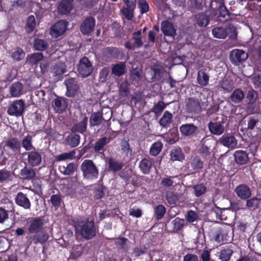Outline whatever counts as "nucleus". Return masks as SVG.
Returning a JSON list of instances; mask_svg holds the SVG:
<instances>
[{"instance_id": "14", "label": "nucleus", "mask_w": 261, "mask_h": 261, "mask_svg": "<svg viewBox=\"0 0 261 261\" xmlns=\"http://www.w3.org/2000/svg\"><path fill=\"white\" fill-rule=\"evenodd\" d=\"M234 191L237 196L241 199H247L251 195L250 188L245 184H241L238 186Z\"/></svg>"}, {"instance_id": "31", "label": "nucleus", "mask_w": 261, "mask_h": 261, "mask_svg": "<svg viewBox=\"0 0 261 261\" xmlns=\"http://www.w3.org/2000/svg\"><path fill=\"white\" fill-rule=\"evenodd\" d=\"M87 122L88 118L85 117L82 121L73 125L71 128V132L74 133L77 132L81 134L84 133L86 130Z\"/></svg>"}, {"instance_id": "36", "label": "nucleus", "mask_w": 261, "mask_h": 261, "mask_svg": "<svg viewBox=\"0 0 261 261\" xmlns=\"http://www.w3.org/2000/svg\"><path fill=\"white\" fill-rule=\"evenodd\" d=\"M170 159L173 161H182L185 159V155L180 147H175L171 151Z\"/></svg>"}, {"instance_id": "8", "label": "nucleus", "mask_w": 261, "mask_h": 261, "mask_svg": "<svg viewBox=\"0 0 261 261\" xmlns=\"http://www.w3.org/2000/svg\"><path fill=\"white\" fill-rule=\"evenodd\" d=\"M68 22L65 20H60L54 24L50 29V34L58 38L64 34L67 29Z\"/></svg>"}, {"instance_id": "24", "label": "nucleus", "mask_w": 261, "mask_h": 261, "mask_svg": "<svg viewBox=\"0 0 261 261\" xmlns=\"http://www.w3.org/2000/svg\"><path fill=\"white\" fill-rule=\"evenodd\" d=\"M66 72V67L64 63L59 62L51 69L50 73L54 77L61 76Z\"/></svg>"}, {"instance_id": "41", "label": "nucleus", "mask_w": 261, "mask_h": 261, "mask_svg": "<svg viewBox=\"0 0 261 261\" xmlns=\"http://www.w3.org/2000/svg\"><path fill=\"white\" fill-rule=\"evenodd\" d=\"M196 21L199 27H206L210 21V17L205 13H199L196 15Z\"/></svg>"}, {"instance_id": "27", "label": "nucleus", "mask_w": 261, "mask_h": 261, "mask_svg": "<svg viewBox=\"0 0 261 261\" xmlns=\"http://www.w3.org/2000/svg\"><path fill=\"white\" fill-rule=\"evenodd\" d=\"M110 139L107 137H103L99 138L95 143L93 148L95 152L101 153L104 151V147L108 144Z\"/></svg>"}, {"instance_id": "3", "label": "nucleus", "mask_w": 261, "mask_h": 261, "mask_svg": "<svg viewBox=\"0 0 261 261\" xmlns=\"http://www.w3.org/2000/svg\"><path fill=\"white\" fill-rule=\"evenodd\" d=\"M81 170L84 179L94 180L98 177V169L92 160H84L81 164Z\"/></svg>"}, {"instance_id": "17", "label": "nucleus", "mask_w": 261, "mask_h": 261, "mask_svg": "<svg viewBox=\"0 0 261 261\" xmlns=\"http://www.w3.org/2000/svg\"><path fill=\"white\" fill-rule=\"evenodd\" d=\"M5 146L14 153H19L21 149L20 141L17 138H10L5 142Z\"/></svg>"}, {"instance_id": "40", "label": "nucleus", "mask_w": 261, "mask_h": 261, "mask_svg": "<svg viewBox=\"0 0 261 261\" xmlns=\"http://www.w3.org/2000/svg\"><path fill=\"white\" fill-rule=\"evenodd\" d=\"M108 164L109 171L114 173L121 170L123 167V163L122 162L116 161L112 159L109 160Z\"/></svg>"}, {"instance_id": "30", "label": "nucleus", "mask_w": 261, "mask_h": 261, "mask_svg": "<svg viewBox=\"0 0 261 261\" xmlns=\"http://www.w3.org/2000/svg\"><path fill=\"white\" fill-rule=\"evenodd\" d=\"M219 253V258L221 261H228L230 260L233 251L231 249V246L229 247H223Z\"/></svg>"}, {"instance_id": "20", "label": "nucleus", "mask_w": 261, "mask_h": 261, "mask_svg": "<svg viewBox=\"0 0 261 261\" xmlns=\"http://www.w3.org/2000/svg\"><path fill=\"white\" fill-rule=\"evenodd\" d=\"M235 162L239 165H245L249 161L248 154L242 150H236L234 154Z\"/></svg>"}, {"instance_id": "29", "label": "nucleus", "mask_w": 261, "mask_h": 261, "mask_svg": "<svg viewBox=\"0 0 261 261\" xmlns=\"http://www.w3.org/2000/svg\"><path fill=\"white\" fill-rule=\"evenodd\" d=\"M67 106L66 98H57L54 101L53 106L57 113H62L66 109Z\"/></svg>"}, {"instance_id": "50", "label": "nucleus", "mask_w": 261, "mask_h": 261, "mask_svg": "<svg viewBox=\"0 0 261 261\" xmlns=\"http://www.w3.org/2000/svg\"><path fill=\"white\" fill-rule=\"evenodd\" d=\"M36 26V20L34 15H31L27 19L25 30L28 34L31 33Z\"/></svg>"}, {"instance_id": "60", "label": "nucleus", "mask_w": 261, "mask_h": 261, "mask_svg": "<svg viewBox=\"0 0 261 261\" xmlns=\"http://www.w3.org/2000/svg\"><path fill=\"white\" fill-rule=\"evenodd\" d=\"M222 88L227 92H230L234 88V83L231 80L225 79L221 84Z\"/></svg>"}, {"instance_id": "26", "label": "nucleus", "mask_w": 261, "mask_h": 261, "mask_svg": "<svg viewBox=\"0 0 261 261\" xmlns=\"http://www.w3.org/2000/svg\"><path fill=\"white\" fill-rule=\"evenodd\" d=\"M207 9L212 10V14L217 16L221 3H225L224 0H205Z\"/></svg>"}, {"instance_id": "9", "label": "nucleus", "mask_w": 261, "mask_h": 261, "mask_svg": "<svg viewBox=\"0 0 261 261\" xmlns=\"http://www.w3.org/2000/svg\"><path fill=\"white\" fill-rule=\"evenodd\" d=\"M248 54L242 49H234L231 51L229 58L232 64L240 65L248 58Z\"/></svg>"}, {"instance_id": "35", "label": "nucleus", "mask_w": 261, "mask_h": 261, "mask_svg": "<svg viewBox=\"0 0 261 261\" xmlns=\"http://www.w3.org/2000/svg\"><path fill=\"white\" fill-rule=\"evenodd\" d=\"M81 137L79 135L72 133L66 139L67 144L71 147L77 146L80 142Z\"/></svg>"}, {"instance_id": "53", "label": "nucleus", "mask_w": 261, "mask_h": 261, "mask_svg": "<svg viewBox=\"0 0 261 261\" xmlns=\"http://www.w3.org/2000/svg\"><path fill=\"white\" fill-rule=\"evenodd\" d=\"M260 199L256 197H253L246 201V206L253 210L256 209L259 206Z\"/></svg>"}, {"instance_id": "21", "label": "nucleus", "mask_w": 261, "mask_h": 261, "mask_svg": "<svg viewBox=\"0 0 261 261\" xmlns=\"http://www.w3.org/2000/svg\"><path fill=\"white\" fill-rule=\"evenodd\" d=\"M220 144L229 148H234L237 144V141L233 136H222L219 140Z\"/></svg>"}, {"instance_id": "63", "label": "nucleus", "mask_w": 261, "mask_h": 261, "mask_svg": "<svg viewBox=\"0 0 261 261\" xmlns=\"http://www.w3.org/2000/svg\"><path fill=\"white\" fill-rule=\"evenodd\" d=\"M109 72L110 68L108 67H105L104 68H102L99 72V80L101 82H105L107 80V76L109 75Z\"/></svg>"}, {"instance_id": "23", "label": "nucleus", "mask_w": 261, "mask_h": 261, "mask_svg": "<svg viewBox=\"0 0 261 261\" xmlns=\"http://www.w3.org/2000/svg\"><path fill=\"white\" fill-rule=\"evenodd\" d=\"M25 55L26 53L22 48L16 47L12 49L10 56L14 62H19L24 59Z\"/></svg>"}, {"instance_id": "52", "label": "nucleus", "mask_w": 261, "mask_h": 261, "mask_svg": "<svg viewBox=\"0 0 261 261\" xmlns=\"http://www.w3.org/2000/svg\"><path fill=\"white\" fill-rule=\"evenodd\" d=\"M32 137L28 135L24 137L22 140V146L27 151H30L32 149H34V147L32 144Z\"/></svg>"}, {"instance_id": "13", "label": "nucleus", "mask_w": 261, "mask_h": 261, "mask_svg": "<svg viewBox=\"0 0 261 261\" xmlns=\"http://www.w3.org/2000/svg\"><path fill=\"white\" fill-rule=\"evenodd\" d=\"M14 199L16 204L17 205L25 210H30L31 207V202L26 194H24L22 192H19L17 194Z\"/></svg>"}, {"instance_id": "25", "label": "nucleus", "mask_w": 261, "mask_h": 261, "mask_svg": "<svg viewBox=\"0 0 261 261\" xmlns=\"http://www.w3.org/2000/svg\"><path fill=\"white\" fill-rule=\"evenodd\" d=\"M140 171L144 174H149L152 167V162L147 158L143 159L139 164Z\"/></svg>"}, {"instance_id": "57", "label": "nucleus", "mask_w": 261, "mask_h": 261, "mask_svg": "<svg viewBox=\"0 0 261 261\" xmlns=\"http://www.w3.org/2000/svg\"><path fill=\"white\" fill-rule=\"evenodd\" d=\"M49 201L54 207L56 208L59 207L62 202L61 195L60 194L52 195L50 196Z\"/></svg>"}, {"instance_id": "34", "label": "nucleus", "mask_w": 261, "mask_h": 261, "mask_svg": "<svg viewBox=\"0 0 261 261\" xmlns=\"http://www.w3.org/2000/svg\"><path fill=\"white\" fill-rule=\"evenodd\" d=\"M197 83L202 87L206 86L208 84L209 75L205 70L201 69L198 71L197 77Z\"/></svg>"}, {"instance_id": "47", "label": "nucleus", "mask_w": 261, "mask_h": 261, "mask_svg": "<svg viewBox=\"0 0 261 261\" xmlns=\"http://www.w3.org/2000/svg\"><path fill=\"white\" fill-rule=\"evenodd\" d=\"M166 212V207L162 204H159L154 207V217L157 220L162 219Z\"/></svg>"}, {"instance_id": "33", "label": "nucleus", "mask_w": 261, "mask_h": 261, "mask_svg": "<svg viewBox=\"0 0 261 261\" xmlns=\"http://www.w3.org/2000/svg\"><path fill=\"white\" fill-rule=\"evenodd\" d=\"M126 72V65L124 62H120L113 65L112 73L116 76H120Z\"/></svg>"}, {"instance_id": "12", "label": "nucleus", "mask_w": 261, "mask_h": 261, "mask_svg": "<svg viewBox=\"0 0 261 261\" xmlns=\"http://www.w3.org/2000/svg\"><path fill=\"white\" fill-rule=\"evenodd\" d=\"M225 120H226V117H222V120L219 122H210L208 126L211 133L217 135H221L225 129L224 126Z\"/></svg>"}, {"instance_id": "2", "label": "nucleus", "mask_w": 261, "mask_h": 261, "mask_svg": "<svg viewBox=\"0 0 261 261\" xmlns=\"http://www.w3.org/2000/svg\"><path fill=\"white\" fill-rule=\"evenodd\" d=\"M76 230L81 238L86 240H91L96 236L97 227L94 219L91 217L78 221Z\"/></svg>"}, {"instance_id": "15", "label": "nucleus", "mask_w": 261, "mask_h": 261, "mask_svg": "<svg viewBox=\"0 0 261 261\" xmlns=\"http://www.w3.org/2000/svg\"><path fill=\"white\" fill-rule=\"evenodd\" d=\"M41 161V154L35 149L28 152V162L31 167L39 166Z\"/></svg>"}, {"instance_id": "64", "label": "nucleus", "mask_w": 261, "mask_h": 261, "mask_svg": "<svg viewBox=\"0 0 261 261\" xmlns=\"http://www.w3.org/2000/svg\"><path fill=\"white\" fill-rule=\"evenodd\" d=\"M172 116L173 115H163L159 121L160 125L164 127H166L169 125L172 121Z\"/></svg>"}, {"instance_id": "16", "label": "nucleus", "mask_w": 261, "mask_h": 261, "mask_svg": "<svg viewBox=\"0 0 261 261\" xmlns=\"http://www.w3.org/2000/svg\"><path fill=\"white\" fill-rule=\"evenodd\" d=\"M161 30L165 36H170L174 39L176 35V30L173 25L168 21H164L161 24Z\"/></svg>"}, {"instance_id": "51", "label": "nucleus", "mask_w": 261, "mask_h": 261, "mask_svg": "<svg viewBox=\"0 0 261 261\" xmlns=\"http://www.w3.org/2000/svg\"><path fill=\"white\" fill-rule=\"evenodd\" d=\"M163 144L160 141L154 142L150 148L149 152L151 155L153 156L158 155L162 150Z\"/></svg>"}, {"instance_id": "48", "label": "nucleus", "mask_w": 261, "mask_h": 261, "mask_svg": "<svg viewBox=\"0 0 261 261\" xmlns=\"http://www.w3.org/2000/svg\"><path fill=\"white\" fill-rule=\"evenodd\" d=\"M166 199L169 205H175L178 202L179 197L173 192L168 191L166 193Z\"/></svg>"}, {"instance_id": "43", "label": "nucleus", "mask_w": 261, "mask_h": 261, "mask_svg": "<svg viewBox=\"0 0 261 261\" xmlns=\"http://www.w3.org/2000/svg\"><path fill=\"white\" fill-rule=\"evenodd\" d=\"M244 97L243 91L240 88L236 89L230 96L231 100L234 103L240 102Z\"/></svg>"}, {"instance_id": "46", "label": "nucleus", "mask_w": 261, "mask_h": 261, "mask_svg": "<svg viewBox=\"0 0 261 261\" xmlns=\"http://www.w3.org/2000/svg\"><path fill=\"white\" fill-rule=\"evenodd\" d=\"M171 224L173 226V231L178 232L184 228L185 221L184 219L176 217L172 221Z\"/></svg>"}, {"instance_id": "42", "label": "nucleus", "mask_w": 261, "mask_h": 261, "mask_svg": "<svg viewBox=\"0 0 261 261\" xmlns=\"http://www.w3.org/2000/svg\"><path fill=\"white\" fill-rule=\"evenodd\" d=\"M107 194H108V189L102 185H99L94 190V197L96 199L103 198Z\"/></svg>"}, {"instance_id": "10", "label": "nucleus", "mask_w": 261, "mask_h": 261, "mask_svg": "<svg viewBox=\"0 0 261 261\" xmlns=\"http://www.w3.org/2000/svg\"><path fill=\"white\" fill-rule=\"evenodd\" d=\"M25 108V103L22 99L14 100L9 107L8 114H23Z\"/></svg>"}, {"instance_id": "18", "label": "nucleus", "mask_w": 261, "mask_h": 261, "mask_svg": "<svg viewBox=\"0 0 261 261\" xmlns=\"http://www.w3.org/2000/svg\"><path fill=\"white\" fill-rule=\"evenodd\" d=\"M19 175L23 180H31L34 179L36 174L34 170L31 167L25 166L20 170Z\"/></svg>"}, {"instance_id": "6", "label": "nucleus", "mask_w": 261, "mask_h": 261, "mask_svg": "<svg viewBox=\"0 0 261 261\" xmlns=\"http://www.w3.org/2000/svg\"><path fill=\"white\" fill-rule=\"evenodd\" d=\"M92 64L86 57H83L80 60L78 67V72L83 77L90 76L93 72Z\"/></svg>"}, {"instance_id": "55", "label": "nucleus", "mask_w": 261, "mask_h": 261, "mask_svg": "<svg viewBox=\"0 0 261 261\" xmlns=\"http://www.w3.org/2000/svg\"><path fill=\"white\" fill-rule=\"evenodd\" d=\"M207 3L205 0H193V6L195 10H202L203 8H205V10L207 9Z\"/></svg>"}, {"instance_id": "5", "label": "nucleus", "mask_w": 261, "mask_h": 261, "mask_svg": "<svg viewBox=\"0 0 261 261\" xmlns=\"http://www.w3.org/2000/svg\"><path fill=\"white\" fill-rule=\"evenodd\" d=\"M205 102L200 101L195 97H190L187 100L186 110L189 113L198 114L202 111V107Z\"/></svg>"}, {"instance_id": "1", "label": "nucleus", "mask_w": 261, "mask_h": 261, "mask_svg": "<svg viewBox=\"0 0 261 261\" xmlns=\"http://www.w3.org/2000/svg\"><path fill=\"white\" fill-rule=\"evenodd\" d=\"M28 224V230L30 233L33 234L27 238L30 244H44L47 241L49 236L44 230V222L42 217L32 218Z\"/></svg>"}, {"instance_id": "22", "label": "nucleus", "mask_w": 261, "mask_h": 261, "mask_svg": "<svg viewBox=\"0 0 261 261\" xmlns=\"http://www.w3.org/2000/svg\"><path fill=\"white\" fill-rule=\"evenodd\" d=\"M181 134L185 136H193L198 130V127L193 124H186L181 125L179 127Z\"/></svg>"}, {"instance_id": "61", "label": "nucleus", "mask_w": 261, "mask_h": 261, "mask_svg": "<svg viewBox=\"0 0 261 261\" xmlns=\"http://www.w3.org/2000/svg\"><path fill=\"white\" fill-rule=\"evenodd\" d=\"M166 106V105L163 101H159L154 105L152 112L154 113L155 114H160L164 110Z\"/></svg>"}, {"instance_id": "58", "label": "nucleus", "mask_w": 261, "mask_h": 261, "mask_svg": "<svg viewBox=\"0 0 261 261\" xmlns=\"http://www.w3.org/2000/svg\"><path fill=\"white\" fill-rule=\"evenodd\" d=\"M135 8H131L130 6L123 8L121 9L122 14L128 19L131 20L134 17V11Z\"/></svg>"}, {"instance_id": "45", "label": "nucleus", "mask_w": 261, "mask_h": 261, "mask_svg": "<svg viewBox=\"0 0 261 261\" xmlns=\"http://www.w3.org/2000/svg\"><path fill=\"white\" fill-rule=\"evenodd\" d=\"M193 194L196 197L203 195L206 192L207 187L204 184H197L193 186Z\"/></svg>"}, {"instance_id": "49", "label": "nucleus", "mask_w": 261, "mask_h": 261, "mask_svg": "<svg viewBox=\"0 0 261 261\" xmlns=\"http://www.w3.org/2000/svg\"><path fill=\"white\" fill-rule=\"evenodd\" d=\"M75 168V165L74 163L72 162L67 164L66 167L64 166H60L59 170L64 175H69L74 173Z\"/></svg>"}, {"instance_id": "38", "label": "nucleus", "mask_w": 261, "mask_h": 261, "mask_svg": "<svg viewBox=\"0 0 261 261\" xmlns=\"http://www.w3.org/2000/svg\"><path fill=\"white\" fill-rule=\"evenodd\" d=\"M217 15V18L219 20H221V18H223L224 20H226L229 18L231 13L225 7V3L220 4Z\"/></svg>"}, {"instance_id": "4", "label": "nucleus", "mask_w": 261, "mask_h": 261, "mask_svg": "<svg viewBox=\"0 0 261 261\" xmlns=\"http://www.w3.org/2000/svg\"><path fill=\"white\" fill-rule=\"evenodd\" d=\"M212 33L214 37L219 39H225L228 35L230 38L237 36L236 28L232 24L215 27L212 29Z\"/></svg>"}, {"instance_id": "62", "label": "nucleus", "mask_w": 261, "mask_h": 261, "mask_svg": "<svg viewBox=\"0 0 261 261\" xmlns=\"http://www.w3.org/2000/svg\"><path fill=\"white\" fill-rule=\"evenodd\" d=\"M138 6L140 13L142 14L146 13L149 11V7L146 0H139Z\"/></svg>"}, {"instance_id": "11", "label": "nucleus", "mask_w": 261, "mask_h": 261, "mask_svg": "<svg viewBox=\"0 0 261 261\" xmlns=\"http://www.w3.org/2000/svg\"><path fill=\"white\" fill-rule=\"evenodd\" d=\"M74 0H60L57 7L58 12L61 15H68L73 9Z\"/></svg>"}, {"instance_id": "54", "label": "nucleus", "mask_w": 261, "mask_h": 261, "mask_svg": "<svg viewBox=\"0 0 261 261\" xmlns=\"http://www.w3.org/2000/svg\"><path fill=\"white\" fill-rule=\"evenodd\" d=\"M129 84L127 82H122L119 87V96L121 97H127L129 94Z\"/></svg>"}, {"instance_id": "28", "label": "nucleus", "mask_w": 261, "mask_h": 261, "mask_svg": "<svg viewBox=\"0 0 261 261\" xmlns=\"http://www.w3.org/2000/svg\"><path fill=\"white\" fill-rule=\"evenodd\" d=\"M23 86L20 82L13 83L10 88L11 95L15 97H19L23 93Z\"/></svg>"}, {"instance_id": "32", "label": "nucleus", "mask_w": 261, "mask_h": 261, "mask_svg": "<svg viewBox=\"0 0 261 261\" xmlns=\"http://www.w3.org/2000/svg\"><path fill=\"white\" fill-rule=\"evenodd\" d=\"M190 163L191 167L195 173L199 172L204 167L203 162L198 156H195Z\"/></svg>"}, {"instance_id": "44", "label": "nucleus", "mask_w": 261, "mask_h": 261, "mask_svg": "<svg viewBox=\"0 0 261 261\" xmlns=\"http://www.w3.org/2000/svg\"><path fill=\"white\" fill-rule=\"evenodd\" d=\"M44 58L42 53H35L29 55L27 57L28 62L32 65H36Z\"/></svg>"}, {"instance_id": "19", "label": "nucleus", "mask_w": 261, "mask_h": 261, "mask_svg": "<svg viewBox=\"0 0 261 261\" xmlns=\"http://www.w3.org/2000/svg\"><path fill=\"white\" fill-rule=\"evenodd\" d=\"M132 40H134L133 42L131 40H128L124 43V46L128 50H134L137 48L141 47L143 45V42L141 37H136L133 36Z\"/></svg>"}, {"instance_id": "7", "label": "nucleus", "mask_w": 261, "mask_h": 261, "mask_svg": "<svg viewBox=\"0 0 261 261\" xmlns=\"http://www.w3.org/2000/svg\"><path fill=\"white\" fill-rule=\"evenodd\" d=\"M95 27V19L93 16L86 17L80 25V30L83 35H89L92 33Z\"/></svg>"}, {"instance_id": "37", "label": "nucleus", "mask_w": 261, "mask_h": 261, "mask_svg": "<svg viewBox=\"0 0 261 261\" xmlns=\"http://www.w3.org/2000/svg\"><path fill=\"white\" fill-rule=\"evenodd\" d=\"M105 55L110 58L118 59L121 56L120 50L114 47H107L105 49Z\"/></svg>"}, {"instance_id": "56", "label": "nucleus", "mask_w": 261, "mask_h": 261, "mask_svg": "<svg viewBox=\"0 0 261 261\" xmlns=\"http://www.w3.org/2000/svg\"><path fill=\"white\" fill-rule=\"evenodd\" d=\"M255 126L258 129L261 130V121H259L258 120H256L253 117H250L248 121L247 129H253Z\"/></svg>"}, {"instance_id": "59", "label": "nucleus", "mask_w": 261, "mask_h": 261, "mask_svg": "<svg viewBox=\"0 0 261 261\" xmlns=\"http://www.w3.org/2000/svg\"><path fill=\"white\" fill-rule=\"evenodd\" d=\"M75 151L73 150L69 152L62 153L56 156V160L58 161H64L66 159H72L75 156Z\"/></svg>"}, {"instance_id": "39", "label": "nucleus", "mask_w": 261, "mask_h": 261, "mask_svg": "<svg viewBox=\"0 0 261 261\" xmlns=\"http://www.w3.org/2000/svg\"><path fill=\"white\" fill-rule=\"evenodd\" d=\"M48 44L47 42L41 39H35L34 41V48L36 50L43 51L47 49Z\"/></svg>"}]
</instances>
